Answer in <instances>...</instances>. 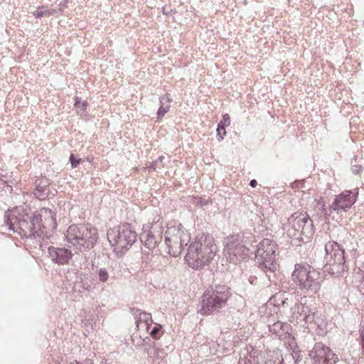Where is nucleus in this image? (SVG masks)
Segmentation results:
<instances>
[{"instance_id": "4468645a", "label": "nucleus", "mask_w": 364, "mask_h": 364, "mask_svg": "<svg viewBox=\"0 0 364 364\" xmlns=\"http://www.w3.org/2000/svg\"><path fill=\"white\" fill-rule=\"evenodd\" d=\"M224 252L230 262L236 263L237 261L245 258L247 255L248 248L242 241L232 237L231 240L225 245Z\"/></svg>"}, {"instance_id": "412c9836", "label": "nucleus", "mask_w": 364, "mask_h": 364, "mask_svg": "<svg viewBox=\"0 0 364 364\" xmlns=\"http://www.w3.org/2000/svg\"><path fill=\"white\" fill-rule=\"evenodd\" d=\"M49 190L47 186V182H43L42 181L36 186V188L33 192L34 196L40 199L44 200L48 196Z\"/></svg>"}, {"instance_id": "cd10ccee", "label": "nucleus", "mask_w": 364, "mask_h": 364, "mask_svg": "<svg viewBox=\"0 0 364 364\" xmlns=\"http://www.w3.org/2000/svg\"><path fill=\"white\" fill-rule=\"evenodd\" d=\"M230 124V117L228 114H225L223 116V120H221L219 122L218 125H222L225 129V127L229 126Z\"/></svg>"}, {"instance_id": "5701e85b", "label": "nucleus", "mask_w": 364, "mask_h": 364, "mask_svg": "<svg viewBox=\"0 0 364 364\" xmlns=\"http://www.w3.org/2000/svg\"><path fill=\"white\" fill-rule=\"evenodd\" d=\"M53 12L48 11L45 7L38 8L36 11L33 12V15L36 18H39L43 16H50Z\"/></svg>"}, {"instance_id": "39448f33", "label": "nucleus", "mask_w": 364, "mask_h": 364, "mask_svg": "<svg viewBox=\"0 0 364 364\" xmlns=\"http://www.w3.org/2000/svg\"><path fill=\"white\" fill-rule=\"evenodd\" d=\"M255 259L259 267L266 274L269 281L276 282L275 272L277 269V264L274 244L269 239L262 240L255 251Z\"/></svg>"}, {"instance_id": "2f4dec72", "label": "nucleus", "mask_w": 364, "mask_h": 364, "mask_svg": "<svg viewBox=\"0 0 364 364\" xmlns=\"http://www.w3.org/2000/svg\"><path fill=\"white\" fill-rule=\"evenodd\" d=\"M292 357L294 359L296 363H299L302 359L299 351H294L292 354Z\"/></svg>"}, {"instance_id": "20e7f679", "label": "nucleus", "mask_w": 364, "mask_h": 364, "mask_svg": "<svg viewBox=\"0 0 364 364\" xmlns=\"http://www.w3.org/2000/svg\"><path fill=\"white\" fill-rule=\"evenodd\" d=\"M291 278L301 290L312 294L319 291L323 282L321 273L307 264H296Z\"/></svg>"}, {"instance_id": "bb28decb", "label": "nucleus", "mask_w": 364, "mask_h": 364, "mask_svg": "<svg viewBox=\"0 0 364 364\" xmlns=\"http://www.w3.org/2000/svg\"><path fill=\"white\" fill-rule=\"evenodd\" d=\"M225 135H226L225 129L222 125H218L217 136H218V141L223 140Z\"/></svg>"}, {"instance_id": "f257e3e1", "label": "nucleus", "mask_w": 364, "mask_h": 364, "mask_svg": "<svg viewBox=\"0 0 364 364\" xmlns=\"http://www.w3.org/2000/svg\"><path fill=\"white\" fill-rule=\"evenodd\" d=\"M217 252L214 238L209 235L197 236L188 247L185 259L189 267L199 270L208 265Z\"/></svg>"}, {"instance_id": "ddd939ff", "label": "nucleus", "mask_w": 364, "mask_h": 364, "mask_svg": "<svg viewBox=\"0 0 364 364\" xmlns=\"http://www.w3.org/2000/svg\"><path fill=\"white\" fill-rule=\"evenodd\" d=\"M309 356L314 360V364H335L338 360V356L322 343L315 344Z\"/></svg>"}, {"instance_id": "0eeeda50", "label": "nucleus", "mask_w": 364, "mask_h": 364, "mask_svg": "<svg viewBox=\"0 0 364 364\" xmlns=\"http://www.w3.org/2000/svg\"><path fill=\"white\" fill-rule=\"evenodd\" d=\"M191 240L190 234L181 223L168 226L165 232V243L170 255L176 257L181 255L185 245Z\"/></svg>"}, {"instance_id": "a878e982", "label": "nucleus", "mask_w": 364, "mask_h": 364, "mask_svg": "<svg viewBox=\"0 0 364 364\" xmlns=\"http://www.w3.org/2000/svg\"><path fill=\"white\" fill-rule=\"evenodd\" d=\"M161 329V326L156 323L154 325V326L152 328V329L151 330L149 333L154 338H159V332H160Z\"/></svg>"}, {"instance_id": "f3484780", "label": "nucleus", "mask_w": 364, "mask_h": 364, "mask_svg": "<svg viewBox=\"0 0 364 364\" xmlns=\"http://www.w3.org/2000/svg\"><path fill=\"white\" fill-rule=\"evenodd\" d=\"M269 332L272 336H274L280 340H285L291 336V327L287 323L278 321L272 324H268Z\"/></svg>"}, {"instance_id": "c85d7f7f", "label": "nucleus", "mask_w": 364, "mask_h": 364, "mask_svg": "<svg viewBox=\"0 0 364 364\" xmlns=\"http://www.w3.org/2000/svg\"><path fill=\"white\" fill-rule=\"evenodd\" d=\"M353 161L355 162L356 161V158L355 157L353 159H352L351 161V164H352V172L355 174H358L359 173H360L362 171H363V167L361 166H358V165H353Z\"/></svg>"}, {"instance_id": "2eb2a0df", "label": "nucleus", "mask_w": 364, "mask_h": 364, "mask_svg": "<svg viewBox=\"0 0 364 364\" xmlns=\"http://www.w3.org/2000/svg\"><path fill=\"white\" fill-rule=\"evenodd\" d=\"M358 194V191L355 192L344 191L336 196L331 205V211H336L338 213L340 211H346L347 209L350 208L355 203Z\"/></svg>"}, {"instance_id": "9d476101", "label": "nucleus", "mask_w": 364, "mask_h": 364, "mask_svg": "<svg viewBox=\"0 0 364 364\" xmlns=\"http://www.w3.org/2000/svg\"><path fill=\"white\" fill-rule=\"evenodd\" d=\"M136 239V234L132 230L129 224L114 227L107 232V240L110 245L114 247V251L127 248L135 242Z\"/></svg>"}, {"instance_id": "423d86ee", "label": "nucleus", "mask_w": 364, "mask_h": 364, "mask_svg": "<svg viewBox=\"0 0 364 364\" xmlns=\"http://www.w3.org/2000/svg\"><path fill=\"white\" fill-rule=\"evenodd\" d=\"M326 269L332 275L339 276L348 271L344 250L333 241L328 242L325 246Z\"/></svg>"}, {"instance_id": "6e6552de", "label": "nucleus", "mask_w": 364, "mask_h": 364, "mask_svg": "<svg viewBox=\"0 0 364 364\" xmlns=\"http://www.w3.org/2000/svg\"><path fill=\"white\" fill-rule=\"evenodd\" d=\"M291 321H295L297 324L304 327L314 328L315 326H320L323 320L318 315L315 306H307L302 303H295L291 308Z\"/></svg>"}, {"instance_id": "a211bd4d", "label": "nucleus", "mask_w": 364, "mask_h": 364, "mask_svg": "<svg viewBox=\"0 0 364 364\" xmlns=\"http://www.w3.org/2000/svg\"><path fill=\"white\" fill-rule=\"evenodd\" d=\"M41 221L43 223V226H48L50 228H55L57 226L55 215L49 208L41 209L38 214Z\"/></svg>"}, {"instance_id": "f8f14e48", "label": "nucleus", "mask_w": 364, "mask_h": 364, "mask_svg": "<svg viewBox=\"0 0 364 364\" xmlns=\"http://www.w3.org/2000/svg\"><path fill=\"white\" fill-rule=\"evenodd\" d=\"M163 234L162 224L156 222L151 226L149 224L144 225L139 239L142 245L148 250L155 248L161 241Z\"/></svg>"}, {"instance_id": "473e14b6", "label": "nucleus", "mask_w": 364, "mask_h": 364, "mask_svg": "<svg viewBox=\"0 0 364 364\" xmlns=\"http://www.w3.org/2000/svg\"><path fill=\"white\" fill-rule=\"evenodd\" d=\"M238 364H252V363L249 358L245 357L240 358Z\"/></svg>"}, {"instance_id": "f704fd0d", "label": "nucleus", "mask_w": 364, "mask_h": 364, "mask_svg": "<svg viewBox=\"0 0 364 364\" xmlns=\"http://www.w3.org/2000/svg\"><path fill=\"white\" fill-rule=\"evenodd\" d=\"M287 300H288V299H287L285 301H284L282 302V305H283V306H285V305H286V304H287Z\"/></svg>"}, {"instance_id": "7c9ffc66", "label": "nucleus", "mask_w": 364, "mask_h": 364, "mask_svg": "<svg viewBox=\"0 0 364 364\" xmlns=\"http://www.w3.org/2000/svg\"><path fill=\"white\" fill-rule=\"evenodd\" d=\"M87 105V103L86 102H83L82 103H81L79 98L75 99V107L76 108H81L82 109H85Z\"/></svg>"}, {"instance_id": "6ab92c4d", "label": "nucleus", "mask_w": 364, "mask_h": 364, "mask_svg": "<svg viewBox=\"0 0 364 364\" xmlns=\"http://www.w3.org/2000/svg\"><path fill=\"white\" fill-rule=\"evenodd\" d=\"M152 323L153 320L151 314L144 311L138 314V330L144 328L146 331H149Z\"/></svg>"}, {"instance_id": "c756f323", "label": "nucleus", "mask_w": 364, "mask_h": 364, "mask_svg": "<svg viewBox=\"0 0 364 364\" xmlns=\"http://www.w3.org/2000/svg\"><path fill=\"white\" fill-rule=\"evenodd\" d=\"M70 161L71 163L72 167L75 168L81 161V159H76L73 154H71L70 156Z\"/></svg>"}, {"instance_id": "9b49d317", "label": "nucleus", "mask_w": 364, "mask_h": 364, "mask_svg": "<svg viewBox=\"0 0 364 364\" xmlns=\"http://www.w3.org/2000/svg\"><path fill=\"white\" fill-rule=\"evenodd\" d=\"M18 210V208L16 207L14 210L6 213L4 220L6 225L10 230H19L26 236H31L36 232L35 221H38V218L31 219L27 214L18 217L15 215Z\"/></svg>"}, {"instance_id": "aec40b11", "label": "nucleus", "mask_w": 364, "mask_h": 364, "mask_svg": "<svg viewBox=\"0 0 364 364\" xmlns=\"http://www.w3.org/2000/svg\"><path fill=\"white\" fill-rule=\"evenodd\" d=\"M171 99L170 95H166L160 97L161 106L157 112L158 119H161L164 117V116L167 113L170 109V102Z\"/></svg>"}, {"instance_id": "4be33fe9", "label": "nucleus", "mask_w": 364, "mask_h": 364, "mask_svg": "<svg viewBox=\"0 0 364 364\" xmlns=\"http://www.w3.org/2000/svg\"><path fill=\"white\" fill-rule=\"evenodd\" d=\"M166 158L163 156H159L156 161L150 163V166H146V168H150L153 171H156L161 168H163L165 165L164 160Z\"/></svg>"}, {"instance_id": "dca6fc26", "label": "nucleus", "mask_w": 364, "mask_h": 364, "mask_svg": "<svg viewBox=\"0 0 364 364\" xmlns=\"http://www.w3.org/2000/svg\"><path fill=\"white\" fill-rule=\"evenodd\" d=\"M48 254L53 262L60 265L68 264L73 256L71 251L64 247H50Z\"/></svg>"}, {"instance_id": "b1692460", "label": "nucleus", "mask_w": 364, "mask_h": 364, "mask_svg": "<svg viewBox=\"0 0 364 364\" xmlns=\"http://www.w3.org/2000/svg\"><path fill=\"white\" fill-rule=\"evenodd\" d=\"M99 280L102 282H106L109 279V273L106 268H100L98 271Z\"/></svg>"}, {"instance_id": "72a5a7b5", "label": "nucleus", "mask_w": 364, "mask_h": 364, "mask_svg": "<svg viewBox=\"0 0 364 364\" xmlns=\"http://www.w3.org/2000/svg\"><path fill=\"white\" fill-rule=\"evenodd\" d=\"M257 184V182L255 179H252L250 182V186L252 188H255Z\"/></svg>"}, {"instance_id": "393cba45", "label": "nucleus", "mask_w": 364, "mask_h": 364, "mask_svg": "<svg viewBox=\"0 0 364 364\" xmlns=\"http://www.w3.org/2000/svg\"><path fill=\"white\" fill-rule=\"evenodd\" d=\"M264 364H283V358L271 356L265 360Z\"/></svg>"}, {"instance_id": "f03ea898", "label": "nucleus", "mask_w": 364, "mask_h": 364, "mask_svg": "<svg viewBox=\"0 0 364 364\" xmlns=\"http://www.w3.org/2000/svg\"><path fill=\"white\" fill-rule=\"evenodd\" d=\"M65 238L67 246L75 253L92 248L98 238L97 228L88 224L72 225L68 227Z\"/></svg>"}, {"instance_id": "1a4fd4ad", "label": "nucleus", "mask_w": 364, "mask_h": 364, "mask_svg": "<svg viewBox=\"0 0 364 364\" xmlns=\"http://www.w3.org/2000/svg\"><path fill=\"white\" fill-rule=\"evenodd\" d=\"M288 233L297 238L302 235L307 238L314 235L313 221L306 212H296L288 218Z\"/></svg>"}, {"instance_id": "7ed1b4c3", "label": "nucleus", "mask_w": 364, "mask_h": 364, "mask_svg": "<svg viewBox=\"0 0 364 364\" xmlns=\"http://www.w3.org/2000/svg\"><path fill=\"white\" fill-rule=\"evenodd\" d=\"M231 296L230 288L226 285L217 284L207 289L200 298V308L198 312L210 315L218 312L225 307Z\"/></svg>"}]
</instances>
